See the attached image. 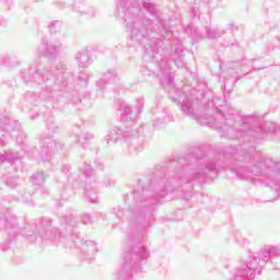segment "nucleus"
<instances>
[{"instance_id": "3", "label": "nucleus", "mask_w": 280, "mask_h": 280, "mask_svg": "<svg viewBox=\"0 0 280 280\" xmlns=\"http://www.w3.org/2000/svg\"><path fill=\"white\" fill-rule=\"evenodd\" d=\"M67 67L59 65L55 68V77L51 72L45 69H37L35 72L32 70H23L21 78L26 82H36L40 85V95H36L34 92H27L24 96L26 104L36 106V103L40 100L46 102H60V89L67 84Z\"/></svg>"}, {"instance_id": "32", "label": "nucleus", "mask_w": 280, "mask_h": 280, "mask_svg": "<svg viewBox=\"0 0 280 280\" xmlns=\"http://www.w3.org/2000/svg\"><path fill=\"white\" fill-rule=\"evenodd\" d=\"M7 185L8 187H12V188L16 187L18 185L16 177H9L7 179Z\"/></svg>"}, {"instance_id": "2", "label": "nucleus", "mask_w": 280, "mask_h": 280, "mask_svg": "<svg viewBox=\"0 0 280 280\" xmlns=\"http://www.w3.org/2000/svg\"><path fill=\"white\" fill-rule=\"evenodd\" d=\"M61 229L51 228V219H42L38 235L42 240H49L55 244H63L66 248H80L85 259H93L97 255V243L95 241H77L78 235L73 228L78 226V220L73 214H67L59 219Z\"/></svg>"}, {"instance_id": "20", "label": "nucleus", "mask_w": 280, "mask_h": 280, "mask_svg": "<svg viewBox=\"0 0 280 280\" xmlns=\"http://www.w3.org/2000/svg\"><path fill=\"white\" fill-rule=\"evenodd\" d=\"M15 159H21V156L16 152L8 151L3 154L0 153V163H10L12 165Z\"/></svg>"}, {"instance_id": "40", "label": "nucleus", "mask_w": 280, "mask_h": 280, "mask_svg": "<svg viewBox=\"0 0 280 280\" xmlns=\"http://www.w3.org/2000/svg\"><path fill=\"white\" fill-rule=\"evenodd\" d=\"M40 194H43V195H47V194H49V190H47L46 188H40Z\"/></svg>"}, {"instance_id": "41", "label": "nucleus", "mask_w": 280, "mask_h": 280, "mask_svg": "<svg viewBox=\"0 0 280 280\" xmlns=\"http://www.w3.org/2000/svg\"><path fill=\"white\" fill-rule=\"evenodd\" d=\"M226 84H229V79L225 78V82H224V89H226Z\"/></svg>"}, {"instance_id": "42", "label": "nucleus", "mask_w": 280, "mask_h": 280, "mask_svg": "<svg viewBox=\"0 0 280 280\" xmlns=\"http://www.w3.org/2000/svg\"><path fill=\"white\" fill-rule=\"evenodd\" d=\"M256 130H258L259 132L264 131V127H257Z\"/></svg>"}, {"instance_id": "16", "label": "nucleus", "mask_w": 280, "mask_h": 280, "mask_svg": "<svg viewBox=\"0 0 280 280\" xmlns=\"http://www.w3.org/2000/svg\"><path fill=\"white\" fill-rule=\"evenodd\" d=\"M0 65H2V67H8V69H14V67L21 65V61L14 55H4L0 58Z\"/></svg>"}, {"instance_id": "14", "label": "nucleus", "mask_w": 280, "mask_h": 280, "mask_svg": "<svg viewBox=\"0 0 280 280\" xmlns=\"http://www.w3.org/2000/svg\"><path fill=\"white\" fill-rule=\"evenodd\" d=\"M174 52L172 55V60L174 61V65L177 67V69H183L185 67V61L183 60V44L178 42L177 45L173 47Z\"/></svg>"}, {"instance_id": "11", "label": "nucleus", "mask_w": 280, "mask_h": 280, "mask_svg": "<svg viewBox=\"0 0 280 280\" xmlns=\"http://www.w3.org/2000/svg\"><path fill=\"white\" fill-rule=\"evenodd\" d=\"M259 124V117L257 116H246L243 118V128L247 130L246 132L242 131L238 137L241 139L246 138V135H249L250 137H257V130H255V127Z\"/></svg>"}, {"instance_id": "4", "label": "nucleus", "mask_w": 280, "mask_h": 280, "mask_svg": "<svg viewBox=\"0 0 280 280\" xmlns=\"http://www.w3.org/2000/svg\"><path fill=\"white\" fill-rule=\"evenodd\" d=\"M145 102L143 98H138L136 103L137 112H132V107H130L128 104L122 103L119 108L120 113V120L122 121V127H113L108 135L105 137V142L107 145H113V143H117L119 139H130V137H133L131 140V149L143 150V145L139 143V139H137V135H141L143 132V127L141 125H137V115L143 110Z\"/></svg>"}, {"instance_id": "33", "label": "nucleus", "mask_w": 280, "mask_h": 280, "mask_svg": "<svg viewBox=\"0 0 280 280\" xmlns=\"http://www.w3.org/2000/svg\"><path fill=\"white\" fill-rule=\"evenodd\" d=\"M91 221H92L91 214L84 213L82 215V219H81L82 224H91Z\"/></svg>"}, {"instance_id": "1", "label": "nucleus", "mask_w": 280, "mask_h": 280, "mask_svg": "<svg viewBox=\"0 0 280 280\" xmlns=\"http://www.w3.org/2000/svg\"><path fill=\"white\" fill-rule=\"evenodd\" d=\"M177 186H144L142 192L133 191V200L136 207H130L131 215L129 218V226L136 234L129 236L126 241L127 249L116 271L118 280H132L135 272H139L141 266L147 264L150 258V252L144 247L143 231L150 229L154 224V206L159 205L167 191L174 192Z\"/></svg>"}, {"instance_id": "26", "label": "nucleus", "mask_w": 280, "mask_h": 280, "mask_svg": "<svg viewBox=\"0 0 280 280\" xmlns=\"http://www.w3.org/2000/svg\"><path fill=\"white\" fill-rule=\"evenodd\" d=\"M232 65H233V67H230L229 73H232V84H235V80H237V72L233 73L231 71H233L234 67L236 69H240V67H242V65H244V61L243 62L236 61V62H233Z\"/></svg>"}, {"instance_id": "19", "label": "nucleus", "mask_w": 280, "mask_h": 280, "mask_svg": "<svg viewBox=\"0 0 280 280\" xmlns=\"http://www.w3.org/2000/svg\"><path fill=\"white\" fill-rule=\"evenodd\" d=\"M167 121H170V114L167 113V109H164L156 114V118L153 120V127L163 128V125L167 124Z\"/></svg>"}, {"instance_id": "46", "label": "nucleus", "mask_w": 280, "mask_h": 280, "mask_svg": "<svg viewBox=\"0 0 280 280\" xmlns=\"http://www.w3.org/2000/svg\"><path fill=\"white\" fill-rule=\"evenodd\" d=\"M0 1H4V3L8 2V0H0Z\"/></svg>"}, {"instance_id": "23", "label": "nucleus", "mask_w": 280, "mask_h": 280, "mask_svg": "<svg viewBox=\"0 0 280 280\" xmlns=\"http://www.w3.org/2000/svg\"><path fill=\"white\" fill-rule=\"evenodd\" d=\"M62 25H63L62 21L56 20L49 23L48 30L50 34H58V32L62 30Z\"/></svg>"}, {"instance_id": "36", "label": "nucleus", "mask_w": 280, "mask_h": 280, "mask_svg": "<svg viewBox=\"0 0 280 280\" xmlns=\"http://www.w3.org/2000/svg\"><path fill=\"white\" fill-rule=\"evenodd\" d=\"M113 185H115V182L113 179L105 180V187H113Z\"/></svg>"}, {"instance_id": "28", "label": "nucleus", "mask_w": 280, "mask_h": 280, "mask_svg": "<svg viewBox=\"0 0 280 280\" xmlns=\"http://www.w3.org/2000/svg\"><path fill=\"white\" fill-rule=\"evenodd\" d=\"M143 8H144L148 12H150V14H151L152 16H159V15L156 14V9L154 8V5H153L152 3H150V2H143Z\"/></svg>"}, {"instance_id": "13", "label": "nucleus", "mask_w": 280, "mask_h": 280, "mask_svg": "<svg viewBox=\"0 0 280 280\" xmlns=\"http://www.w3.org/2000/svg\"><path fill=\"white\" fill-rule=\"evenodd\" d=\"M208 8H218V3H213V0H201L200 4L195 3V5L191 8V14L196 19H200V12L201 10H207Z\"/></svg>"}, {"instance_id": "10", "label": "nucleus", "mask_w": 280, "mask_h": 280, "mask_svg": "<svg viewBox=\"0 0 280 280\" xmlns=\"http://www.w3.org/2000/svg\"><path fill=\"white\" fill-rule=\"evenodd\" d=\"M62 44L59 42H49L47 38L42 39V44L37 48L39 56H56L60 51Z\"/></svg>"}, {"instance_id": "15", "label": "nucleus", "mask_w": 280, "mask_h": 280, "mask_svg": "<svg viewBox=\"0 0 280 280\" xmlns=\"http://www.w3.org/2000/svg\"><path fill=\"white\" fill-rule=\"evenodd\" d=\"M0 224L4 225V230L9 233V235H16V233H19L16 218L14 217H3V219L0 220Z\"/></svg>"}, {"instance_id": "29", "label": "nucleus", "mask_w": 280, "mask_h": 280, "mask_svg": "<svg viewBox=\"0 0 280 280\" xmlns=\"http://www.w3.org/2000/svg\"><path fill=\"white\" fill-rule=\"evenodd\" d=\"M72 10L74 12H79V14H86V12L84 11V4L82 3H74V5L72 7Z\"/></svg>"}, {"instance_id": "27", "label": "nucleus", "mask_w": 280, "mask_h": 280, "mask_svg": "<svg viewBox=\"0 0 280 280\" xmlns=\"http://www.w3.org/2000/svg\"><path fill=\"white\" fill-rule=\"evenodd\" d=\"M229 124H231V122H229V121H217L215 122V126H217V128H219V130H220V132H231V127L229 126Z\"/></svg>"}, {"instance_id": "21", "label": "nucleus", "mask_w": 280, "mask_h": 280, "mask_svg": "<svg viewBox=\"0 0 280 280\" xmlns=\"http://www.w3.org/2000/svg\"><path fill=\"white\" fill-rule=\"evenodd\" d=\"M66 97H68V100H70L71 104H73L74 106H80L81 104H84V102H86V98H80L78 92L67 94Z\"/></svg>"}, {"instance_id": "44", "label": "nucleus", "mask_w": 280, "mask_h": 280, "mask_svg": "<svg viewBox=\"0 0 280 280\" xmlns=\"http://www.w3.org/2000/svg\"><path fill=\"white\" fill-rule=\"evenodd\" d=\"M255 61V59H252L250 61H248V62H250L252 65H253V62Z\"/></svg>"}, {"instance_id": "24", "label": "nucleus", "mask_w": 280, "mask_h": 280, "mask_svg": "<svg viewBox=\"0 0 280 280\" xmlns=\"http://www.w3.org/2000/svg\"><path fill=\"white\" fill-rule=\"evenodd\" d=\"M75 82L79 86H86V84H89V74H86L84 71H81L75 78Z\"/></svg>"}, {"instance_id": "12", "label": "nucleus", "mask_w": 280, "mask_h": 280, "mask_svg": "<svg viewBox=\"0 0 280 280\" xmlns=\"http://www.w3.org/2000/svg\"><path fill=\"white\" fill-rule=\"evenodd\" d=\"M116 80H119V75L117 74V69L112 68L103 73V79L96 82V86L104 91L106 89V84H113Z\"/></svg>"}, {"instance_id": "18", "label": "nucleus", "mask_w": 280, "mask_h": 280, "mask_svg": "<svg viewBox=\"0 0 280 280\" xmlns=\"http://www.w3.org/2000/svg\"><path fill=\"white\" fill-rule=\"evenodd\" d=\"M226 34V31L218 27H207L206 36L209 40H218V38H222Z\"/></svg>"}, {"instance_id": "22", "label": "nucleus", "mask_w": 280, "mask_h": 280, "mask_svg": "<svg viewBox=\"0 0 280 280\" xmlns=\"http://www.w3.org/2000/svg\"><path fill=\"white\" fill-rule=\"evenodd\" d=\"M47 178V175L45 172H37L35 175L32 176V183L33 185L40 186L43 183H45Z\"/></svg>"}, {"instance_id": "47", "label": "nucleus", "mask_w": 280, "mask_h": 280, "mask_svg": "<svg viewBox=\"0 0 280 280\" xmlns=\"http://www.w3.org/2000/svg\"><path fill=\"white\" fill-rule=\"evenodd\" d=\"M186 161H189V156L186 158Z\"/></svg>"}, {"instance_id": "6", "label": "nucleus", "mask_w": 280, "mask_h": 280, "mask_svg": "<svg viewBox=\"0 0 280 280\" xmlns=\"http://www.w3.org/2000/svg\"><path fill=\"white\" fill-rule=\"evenodd\" d=\"M57 132H60V126H58L54 117L48 118L45 135L40 138V143L44 148L40 153L42 161H51V158L56 156V154H62L65 144L51 139Z\"/></svg>"}, {"instance_id": "45", "label": "nucleus", "mask_w": 280, "mask_h": 280, "mask_svg": "<svg viewBox=\"0 0 280 280\" xmlns=\"http://www.w3.org/2000/svg\"><path fill=\"white\" fill-rule=\"evenodd\" d=\"M231 45H233V44H226V47H231Z\"/></svg>"}, {"instance_id": "43", "label": "nucleus", "mask_w": 280, "mask_h": 280, "mask_svg": "<svg viewBox=\"0 0 280 280\" xmlns=\"http://www.w3.org/2000/svg\"><path fill=\"white\" fill-rule=\"evenodd\" d=\"M0 25H3V18L0 16Z\"/></svg>"}, {"instance_id": "34", "label": "nucleus", "mask_w": 280, "mask_h": 280, "mask_svg": "<svg viewBox=\"0 0 280 280\" xmlns=\"http://www.w3.org/2000/svg\"><path fill=\"white\" fill-rule=\"evenodd\" d=\"M233 30H235V24H233V22H230L225 25V28L223 31L226 33V32H233Z\"/></svg>"}, {"instance_id": "37", "label": "nucleus", "mask_w": 280, "mask_h": 280, "mask_svg": "<svg viewBox=\"0 0 280 280\" xmlns=\"http://www.w3.org/2000/svg\"><path fill=\"white\" fill-rule=\"evenodd\" d=\"M265 128H269V132L275 131V125H272V124H270V122H267V124L265 125ZM271 128H272V129H271Z\"/></svg>"}, {"instance_id": "39", "label": "nucleus", "mask_w": 280, "mask_h": 280, "mask_svg": "<svg viewBox=\"0 0 280 280\" xmlns=\"http://www.w3.org/2000/svg\"><path fill=\"white\" fill-rule=\"evenodd\" d=\"M58 8L60 10L65 9L66 8V3L65 2H58Z\"/></svg>"}, {"instance_id": "7", "label": "nucleus", "mask_w": 280, "mask_h": 280, "mask_svg": "<svg viewBox=\"0 0 280 280\" xmlns=\"http://www.w3.org/2000/svg\"><path fill=\"white\" fill-rule=\"evenodd\" d=\"M257 162L253 161V166L250 171H246L244 167H240L235 171L237 178H246V176H258L264 172V168L271 170L273 178H280V168L277 162L272 161L270 158H259V153H256Z\"/></svg>"}, {"instance_id": "5", "label": "nucleus", "mask_w": 280, "mask_h": 280, "mask_svg": "<svg viewBox=\"0 0 280 280\" xmlns=\"http://www.w3.org/2000/svg\"><path fill=\"white\" fill-rule=\"evenodd\" d=\"M280 257V244L265 245L258 253L253 254L249 261L237 269L236 277H247L248 280H254L255 275H261V269L265 262L275 264L276 259Z\"/></svg>"}, {"instance_id": "30", "label": "nucleus", "mask_w": 280, "mask_h": 280, "mask_svg": "<svg viewBox=\"0 0 280 280\" xmlns=\"http://www.w3.org/2000/svg\"><path fill=\"white\" fill-rule=\"evenodd\" d=\"M113 213H114V215H116V218H119V220H121V218H124V208L116 207L113 209Z\"/></svg>"}, {"instance_id": "8", "label": "nucleus", "mask_w": 280, "mask_h": 280, "mask_svg": "<svg viewBox=\"0 0 280 280\" xmlns=\"http://www.w3.org/2000/svg\"><path fill=\"white\" fill-rule=\"evenodd\" d=\"M80 172L84 176V191L88 200L93 205L97 203V178L95 177V171L91 165L84 164Z\"/></svg>"}, {"instance_id": "9", "label": "nucleus", "mask_w": 280, "mask_h": 280, "mask_svg": "<svg viewBox=\"0 0 280 280\" xmlns=\"http://www.w3.org/2000/svg\"><path fill=\"white\" fill-rule=\"evenodd\" d=\"M9 132H18V138L16 135L11 133V137H15L18 143H23V139L27 138V136L21 131V124H19V121L11 120L10 118L0 119V145H5Z\"/></svg>"}, {"instance_id": "17", "label": "nucleus", "mask_w": 280, "mask_h": 280, "mask_svg": "<svg viewBox=\"0 0 280 280\" xmlns=\"http://www.w3.org/2000/svg\"><path fill=\"white\" fill-rule=\"evenodd\" d=\"M75 60L79 62L80 69H84L91 65V52L83 50L75 55Z\"/></svg>"}, {"instance_id": "35", "label": "nucleus", "mask_w": 280, "mask_h": 280, "mask_svg": "<svg viewBox=\"0 0 280 280\" xmlns=\"http://www.w3.org/2000/svg\"><path fill=\"white\" fill-rule=\"evenodd\" d=\"M26 237H27L28 242H35L36 234L33 231H28V233L26 234Z\"/></svg>"}, {"instance_id": "25", "label": "nucleus", "mask_w": 280, "mask_h": 280, "mask_svg": "<svg viewBox=\"0 0 280 280\" xmlns=\"http://www.w3.org/2000/svg\"><path fill=\"white\" fill-rule=\"evenodd\" d=\"M74 137L77 139V143H88V141H92V139H93V135H91V133L82 135V133L75 132Z\"/></svg>"}, {"instance_id": "38", "label": "nucleus", "mask_w": 280, "mask_h": 280, "mask_svg": "<svg viewBox=\"0 0 280 280\" xmlns=\"http://www.w3.org/2000/svg\"><path fill=\"white\" fill-rule=\"evenodd\" d=\"M267 185H269L270 187H272V185H277V179H270L269 182H267Z\"/></svg>"}, {"instance_id": "31", "label": "nucleus", "mask_w": 280, "mask_h": 280, "mask_svg": "<svg viewBox=\"0 0 280 280\" xmlns=\"http://www.w3.org/2000/svg\"><path fill=\"white\" fill-rule=\"evenodd\" d=\"M224 119L226 121H233V119H235V109L230 108V110L228 112V114L224 116Z\"/></svg>"}]
</instances>
